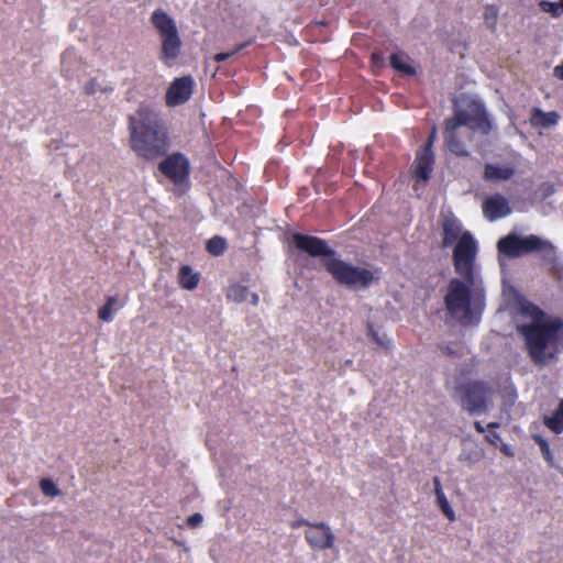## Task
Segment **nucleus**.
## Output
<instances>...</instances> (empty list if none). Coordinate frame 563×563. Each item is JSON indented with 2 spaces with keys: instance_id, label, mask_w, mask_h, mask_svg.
<instances>
[{
  "instance_id": "41",
  "label": "nucleus",
  "mask_w": 563,
  "mask_h": 563,
  "mask_svg": "<svg viewBox=\"0 0 563 563\" xmlns=\"http://www.w3.org/2000/svg\"><path fill=\"white\" fill-rule=\"evenodd\" d=\"M373 340L380 346H385L384 342L380 340V338L377 335V333H373Z\"/></svg>"
},
{
  "instance_id": "42",
  "label": "nucleus",
  "mask_w": 563,
  "mask_h": 563,
  "mask_svg": "<svg viewBox=\"0 0 563 563\" xmlns=\"http://www.w3.org/2000/svg\"><path fill=\"white\" fill-rule=\"evenodd\" d=\"M102 92H111L112 91V88H102L100 89Z\"/></svg>"
},
{
  "instance_id": "1",
  "label": "nucleus",
  "mask_w": 563,
  "mask_h": 563,
  "mask_svg": "<svg viewBox=\"0 0 563 563\" xmlns=\"http://www.w3.org/2000/svg\"><path fill=\"white\" fill-rule=\"evenodd\" d=\"M532 321L519 328L528 354L536 365H545L555 360L563 350V320L559 317L547 316L533 303L523 307Z\"/></svg>"
},
{
  "instance_id": "30",
  "label": "nucleus",
  "mask_w": 563,
  "mask_h": 563,
  "mask_svg": "<svg viewBox=\"0 0 563 563\" xmlns=\"http://www.w3.org/2000/svg\"><path fill=\"white\" fill-rule=\"evenodd\" d=\"M251 43H252V41H246L244 43L239 44L234 49H232L230 52L219 53L214 56V60L218 63H222V62L229 59L230 57L234 56L235 54H238L245 47H247Z\"/></svg>"
},
{
  "instance_id": "36",
  "label": "nucleus",
  "mask_w": 563,
  "mask_h": 563,
  "mask_svg": "<svg viewBox=\"0 0 563 563\" xmlns=\"http://www.w3.org/2000/svg\"><path fill=\"white\" fill-rule=\"evenodd\" d=\"M316 522H310L308 521L307 519H299V520H295V521H291L290 522V527L292 529H298L300 528L301 526H307L311 529V525H314Z\"/></svg>"
},
{
  "instance_id": "6",
  "label": "nucleus",
  "mask_w": 563,
  "mask_h": 563,
  "mask_svg": "<svg viewBox=\"0 0 563 563\" xmlns=\"http://www.w3.org/2000/svg\"><path fill=\"white\" fill-rule=\"evenodd\" d=\"M492 387L484 380H467L454 389V397L470 415H481L489 410Z\"/></svg>"
},
{
  "instance_id": "7",
  "label": "nucleus",
  "mask_w": 563,
  "mask_h": 563,
  "mask_svg": "<svg viewBox=\"0 0 563 563\" xmlns=\"http://www.w3.org/2000/svg\"><path fill=\"white\" fill-rule=\"evenodd\" d=\"M151 22L162 38L161 59L164 64L170 66L179 56L181 49V41L176 22L162 9L153 11Z\"/></svg>"
},
{
  "instance_id": "22",
  "label": "nucleus",
  "mask_w": 563,
  "mask_h": 563,
  "mask_svg": "<svg viewBox=\"0 0 563 563\" xmlns=\"http://www.w3.org/2000/svg\"><path fill=\"white\" fill-rule=\"evenodd\" d=\"M390 66L395 70H397L404 75H407V76H413L416 74L415 67L406 62V56H404L402 54H398V53L391 54Z\"/></svg>"
},
{
  "instance_id": "32",
  "label": "nucleus",
  "mask_w": 563,
  "mask_h": 563,
  "mask_svg": "<svg viewBox=\"0 0 563 563\" xmlns=\"http://www.w3.org/2000/svg\"><path fill=\"white\" fill-rule=\"evenodd\" d=\"M99 90V82L96 78H91L89 81L86 82L84 87V91L88 96L95 95Z\"/></svg>"
},
{
  "instance_id": "23",
  "label": "nucleus",
  "mask_w": 563,
  "mask_h": 563,
  "mask_svg": "<svg viewBox=\"0 0 563 563\" xmlns=\"http://www.w3.org/2000/svg\"><path fill=\"white\" fill-rule=\"evenodd\" d=\"M228 247L227 240L220 235H214L206 243V250L213 256L222 255Z\"/></svg>"
},
{
  "instance_id": "21",
  "label": "nucleus",
  "mask_w": 563,
  "mask_h": 563,
  "mask_svg": "<svg viewBox=\"0 0 563 563\" xmlns=\"http://www.w3.org/2000/svg\"><path fill=\"white\" fill-rule=\"evenodd\" d=\"M543 423L556 434H560L563 431V399L559 402V406L552 416H545L543 418Z\"/></svg>"
},
{
  "instance_id": "8",
  "label": "nucleus",
  "mask_w": 563,
  "mask_h": 563,
  "mask_svg": "<svg viewBox=\"0 0 563 563\" xmlns=\"http://www.w3.org/2000/svg\"><path fill=\"white\" fill-rule=\"evenodd\" d=\"M466 280L452 278L449 282L448 290L444 296V306L448 313L452 317H462L463 322L467 323L472 320L475 300L472 296V286Z\"/></svg>"
},
{
  "instance_id": "2",
  "label": "nucleus",
  "mask_w": 563,
  "mask_h": 563,
  "mask_svg": "<svg viewBox=\"0 0 563 563\" xmlns=\"http://www.w3.org/2000/svg\"><path fill=\"white\" fill-rule=\"evenodd\" d=\"M130 146L137 156L155 159L169 146L168 129L163 119L148 107L141 106L129 117Z\"/></svg>"
},
{
  "instance_id": "17",
  "label": "nucleus",
  "mask_w": 563,
  "mask_h": 563,
  "mask_svg": "<svg viewBox=\"0 0 563 563\" xmlns=\"http://www.w3.org/2000/svg\"><path fill=\"white\" fill-rule=\"evenodd\" d=\"M442 247L451 246L452 244H456L457 240L462 235L461 233V223L454 217H445L442 221Z\"/></svg>"
},
{
  "instance_id": "20",
  "label": "nucleus",
  "mask_w": 563,
  "mask_h": 563,
  "mask_svg": "<svg viewBox=\"0 0 563 563\" xmlns=\"http://www.w3.org/2000/svg\"><path fill=\"white\" fill-rule=\"evenodd\" d=\"M433 485H434V493L437 497L438 506L440 507L443 515L450 520L453 521L455 519V515L453 509L451 508L449 500L443 493L441 481L439 477L433 478Z\"/></svg>"
},
{
  "instance_id": "37",
  "label": "nucleus",
  "mask_w": 563,
  "mask_h": 563,
  "mask_svg": "<svg viewBox=\"0 0 563 563\" xmlns=\"http://www.w3.org/2000/svg\"><path fill=\"white\" fill-rule=\"evenodd\" d=\"M553 76L563 81V60L554 67Z\"/></svg>"
},
{
  "instance_id": "28",
  "label": "nucleus",
  "mask_w": 563,
  "mask_h": 563,
  "mask_svg": "<svg viewBox=\"0 0 563 563\" xmlns=\"http://www.w3.org/2000/svg\"><path fill=\"white\" fill-rule=\"evenodd\" d=\"M533 439L537 442V444L539 445L543 459L547 461V463L549 464L550 467H553L554 466V457H553V454L551 452L548 441L540 435H534Z\"/></svg>"
},
{
  "instance_id": "29",
  "label": "nucleus",
  "mask_w": 563,
  "mask_h": 563,
  "mask_svg": "<svg viewBox=\"0 0 563 563\" xmlns=\"http://www.w3.org/2000/svg\"><path fill=\"white\" fill-rule=\"evenodd\" d=\"M40 487L45 496L55 497L60 495V490L51 478H42L40 481Z\"/></svg>"
},
{
  "instance_id": "27",
  "label": "nucleus",
  "mask_w": 563,
  "mask_h": 563,
  "mask_svg": "<svg viewBox=\"0 0 563 563\" xmlns=\"http://www.w3.org/2000/svg\"><path fill=\"white\" fill-rule=\"evenodd\" d=\"M539 7L543 12L551 14L553 18H560L563 14V0L558 2L542 0Z\"/></svg>"
},
{
  "instance_id": "16",
  "label": "nucleus",
  "mask_w": 563,
  "mask_h": 563,
  "mask_svg": "<svg viewBox=\"0 0 563 563\" xmlns=\"http://www.w3.org/2000/svg\"><path fill=\"white\" fill-rule=\"evenodd\" d=\"M516 168L511 164L498 165L487 163L484 166L483 179L486 181H506L512 178Z\"/></svg>"
},
{
  "instance_id": "3",
  "label": "nucleus",
  "mask_w": 563,
  "mask_h": 563,
  "mask_svg": "<svg viewBox=\"0 0 563 563\" xmlns=\"http://www.w3.org/2000/svg\"><path fill=\"white\" fill-rule=\"evenodd\" d=\"M462 128H467L472 133L479 131L487 134L490 131V122L481 102L474 101L468 109L455 110L453 117L444 121L443 135L448 150L456 156L464 157L468 155V151L465 148V141L459 139Z\"/></svg>"
},
{
  "instance_id": "12",
  "label": "nucleus",
  "mask_w": 563,
  "mask_h": 563,
  "mask_svg": "<svg viewBox=\"0 0 563 563\" xmlns=\"http://www.w3.org/2000/svg\"><path fill=\"white\" fill-rule=\"evenodd\" d=\"M194 85L191 76L175 78L166 91V104L168 107H176L187 102L192 95Z\"/></svg>"
},
{
  "instance_id": "15",
  "label": "nucleus",
  "mask_w": 563,
  "mask_h": 563,
  "mask_svg": "<svg viewBox=\"0 0 563 563\" xmlns=\"http://www.w3.org/2000/svg\"><path fill=\"white\" fill-rule=\"evenodd\" d=\"M434 164V154L419 151L412 165V173L418 180L427 183L431 178Z\"/></svg>"
},
{
  "instance_id": "5",
  "label": "nucleus",
  "mask_w": 563,
  "mask_h": 563,
  "mask_svg": "<svg viewBox=\"0 0 563 563\" xmlns=\"http://www.w3.org/2000/svg\"><path fill=\"white\" fill-rule=\"evenodd\" d=\"M327 272L342 286L350 289H367L375 280L374 273L367 268L355 266L341 258H329L323 262Z\"/></svg>"
},
{
  "instance_id": "43",
  "label": "nucleus",
  "mask_w": 563,
  "mask_h": 563,
  "mask_svg": "<svg viewBox=\"0 0 563 563\" xmlns=\"http://www.w3.org/2000/svg\"><path fill=\"white\" fill-rule=\"evenodd\" d=\"M503 451H504L505 453H508V452H507V445H504Z\"/></svg>"
},
{
  "instance_id": "14",
  "label": "nucleus",
  "mask_w": 563,
  "mask_h": 563,
  "mask_svg": "<svg viewBox=\"0 0 563 563\" xmlns=\"http://www.w3.org/2000/svg\"><path fill=\"white\" fill-rule=\"evenodd\" d=\"M483 213L488 221H496L509 216L511 208L503 195L495 194L484 200Z\"/></svg>"
},
{
  "instance_id": "25",
  "label": "nucleus",
  "mask_w": 563,
  "mask_h": 563,
  "mask_svg": "<svg viewBox=\"0 0 563 563\" xmlns=\"http://www.w3.org/2000/svg\"><path fill=\"white\" fill-rule=\"evenodd\" d=\"M498 13H499V10H498L497 5H495V4H486L485 5L484 22H485L486 26L493 32L496 30Z\"/></svg>"
},
{
  "instance_id": "26",
  "label": "nucleus",
  "mask_w": 563,
  "mask_h": 563,
  "mask_svg": "<svg viewBox=\"0 0 563 563\" xmlns=\"http://www.w3.org/2000/svg\"><path fill=\"white\" fill-rule=\"evenodd\" d=\"M117 303V297H108L106 303L98 310V317L104 322L113 320V307Z\"/></svg>"
},
{
  "instance_id": "19",
  "label": "nucleus",
  "mask_w": 563,
  "mask_h": 563,
  "mask_svg": "<svg viewBox=\"0 0 563 563\" xmlns=\"http://www.w3.org/2000/svg\"><path fill=\"white\" fill-rule=\"evenodd\" d=\"M200 280V274L194 272L189 265H183L178 272V283L183 289L194 290Z\"/></svg>"
},
{
  "instance_id": "13",
  "label": "nucleus",
  "mask_w": 563,
  "mask_h": 563,
  "mask_svg": "<svg viewBox=\"0 0 563 563\" xmlns=\"http://www.w3.org/2000/svg\"><path fill=\"white\" fill-rule=\"evenodd\" d=\"M305 539L313 550H328L333 548L335 537L327 523L316 522L305 532Z\"/></svg>"
},
{
  "instance_id": "34",
  "label": "nucleus",
  "mask_w": 563,
  "mask_h": 563,
  "mask_svg": "<svg viewBox=\"0 0 563 563\" xmlns=\"http://www.w3.org/2000/svg\"><path fill=\"white\" fill-rule=\"evenodd\" d=\"M203 518L202 515L199 512H196L187 518V526L190 528H196L202 522Z\"/></svg>"
},
{
  "instance_id": "31",
  "label": "nucleus",
  "mask_w": 563,
  "mask_h": 563,
  "mask_svg": "<svg viewBox=\"0 0 563 563\" xmlns=\"http://www.w3.org/2000/svg\"><path fill=\"white\" fill-rule=\"evenodd\" d=\"M500 427L499 422H489L487 424V434L485 437L486 441L490 443L492 445H497V442L500 440L499 433H497L495 430Z\"/></svg>"
},
{
  "instance_id": "33",
  "label": "nucleus",
  "mask_w": 563,
  "mask_h": 563,
  "mask_svg": "<svg viewBox=\"0 0 563 563\" xmlns=\"http://www.w3.org/2000/svg\"><path fill=\"white\" fill-rule=\"evenodd\" d=\"M435 134H437V129H435V126H433V129H432L430 135L428 136L427 142H426L424 146L421 148V151L433 153L432 146L435 141Z\"/></svg>"
},
{
  "instance_id": "39",
  "label": "nucleus",
  "mask_w": 563,
  "mask_h": 563,
  "mask_svg": "<svg viewBox=\"0 0 563 563\" xmlns=\"http://www.w3.org/2000/svg\"><path fill=\"white\" fill-rule=\"evenodd\" d=\"M474 428L478 433H484L486 431V428H484L479 421L474 422Z\"/></svg>"
},
{
  "instance_id": "10",
  "label": "nucleus",
  "mask_w": 563,
  "mask_h": 563,
  "mask_svg": "<svg viewBox=\"0 0 563 563\" xmlns=\"http://www.w3.org/2000/svg\"><path fill=\"white\" fill-rule=\"evenodd\" d=\"M477 254V242L471 232L462 233L453 249V266L467 284H475V260Z\"/></svg>"
},
{
  "instance_id": "38",
  "label": "nucleus",
  "mask_w": 563,
  "mask_h": 563,
  "mask_svg": "<svg viewBox=\"0 0 563 563\" xmlns=\"http://www.w3.org/2000/svg\"><path fill=\"white\" fill-rule=\"evenodd\" d=\"M371 58H372V62H373L374 64H377L378 62H380V60L383 59L382 54H380V53H378V52H374V53L372 54V57H371Z\"/></svg>"
},
{
  "instance_id": "9",
  "label": "nucleus",
  "mask_w": 563,
  "mask_h": 563,
  "mask_svg": "<svg viewBox=\"0 0 563 563\" xmlns=\"http://www.w3.org/2000/svg\"><path fill=\"white\" fill-rule=\"evenodd\" d=\"M158 170L173 184V194L184 196L189 187L190 163L183 153L175 152L167 155L158 164Z\"/></svg>"
},
{
  "instance_id": "24",
  "label": "nucleus",
  "mask_w": 563,
  "mask_h": 563,
  "mask_svg": "<svg viewBox=\"0 0 563 563\" xmlns=\"http://www.w3.org/2000/svg\"><path fill=\"white\" fill-rule=\"evenodd\" d=\"M249 289L246 286L240 284L230 285L227 289L228 300L241 303L247 299Z\"/></svg>"
},
{
  "instance_id": "40",
  "label": "nucleus",
  "mask_w": 563,
  "mask_h": 563,
  "mask_svg": "<svg viewBox=\"0 0 563 563\" xmlns=\"http://www.w3.org/2000/svg\"><path fill=\"white\" fill-rule=\"evenodd\" d=\"M260 302V297L257 294H251V303L253 306H257Z\"/></svg>"
},
{
  "instance_id": "4",
  "label": "nucleus",
  "mask_w": 563,
  "mask_h": 563,
  "mask_svg": "<svg viewBox=\"0 0 563 563\" xmlns=\"http://www.w3.org/2000/svg\"><path fill=\"white\" fill-rule=\"evenodd\" d=\"M499 255L508 258H518L530 253H540L542 258L549 263L556 261V247L549 240L539 235L530 234L520 236L509 233L497 242Z\"/></svg>"
},
{
  "instance_id": "11",
  "label": "nucleus",
  "mask_w": 563,
  "mask_h": 563,
  "mask_svg": "<svg viewBox=\"0 0 563 563\" xmlns=\"http://www.w3.org/2000/svg\"><path fill=\"white\" fill-rule=\"evenodd\" d=\"M292 241H294L295 246L298 250L309 254L310 256L332 257L335 255V251L330 249L328 246V243L318 236L302 234V233H295L292 235Z\"/></svg>"
},
{
  "instance_id": "18",
  "label": "nucleus",
  "mask_w": 563,
  "mask_h": 563,
  "mask_svg": "<svg viewBox=\"0 0 563 563\" xmlns=\"http://www.w3.org/2000/svg\"><path fill=\"white\" fill-rule=\"evenodd\" d=\"M560 115L556 111L544 112L539 108L531 110L530 123L538 128H550L558 124Z\"/></svg>"
},
{
  "instance_id": "35",
  "label": "nucleus",
  "mask_w": 563,
  "mask_h": 563,
  "mask_svg": "<svg viewBox=\"0 0 563 563\" xmlns=\"http://www.w3.org/2000/svg\"><path fill=\"white\" fill-rule=\"evenodd\" d=\"M459 139L465 141V146H467V143L473 141V133L467 130V128H462L459 132ZM467 150V147H465Z\"/></svg>"
}]
</instances>
